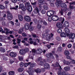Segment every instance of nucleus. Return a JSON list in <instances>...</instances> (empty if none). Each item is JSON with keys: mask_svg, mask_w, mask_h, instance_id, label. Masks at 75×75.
Returning <instances> with one entry per match:
<instances>
[{"mask_svg": "<svg viewBox=\"0 0 75 75\" xmlns=\"http://www.w3.org/2000/svg\"><path fill=\"white\" fill-rule=\"evenodd\" d=\"M53 36V35L52 33L50 34H46L45 36V34H43L42 35V38H45L48 41H50V38L52 37Z\"/></svg>", "mask_w": 75, "mask_h": 75, "instance_id": "1", "label": "nucleus"}, {"mask_svg": "<svg viewBox=\"0 0 75 75\" xmlns=\"http://www.w3.org/2000/svg\"><path fill=\"white\" fill-rule=\"evenodd\" d=\"M32 54H33V55H35L36 53L37 54H40L42 52V50L41 49H38L36 51L35 49H33L32 50Z\"/></svg>", "mask_w": 75, "mask_h": 75, "instance_id": "2", "label": "nucleus"}, {"mask_svg": "<svg viewBox=\"0 0 75 75\" xmlns=\"http://www.w3.org/2000/svg\"><path fill=\"white\" fill-rule=\"evenodd\" d=\"M7 39H10V37L6 36L0 35V42H4L5 40Z\"/></svg>", "mask_w": 75, "mask_h": 75, "instance_id": "3", "label": "nucleus"}, {"mask_svg": "<svg viewBox=\"0 0 75 75\" xmlns=\"http://www.w3.org/2000/svg\"><path fill=\"white\" fill-rule=\"evenodd\" d=\"M21 2H19V8H21L23 11H25V8L24 7V5L23 3H21Z\"/></svg>", "mask_w": 75, "mask_h": 75, "instance_id": "4", "label": "nucleus"}, {"mask_svg": "<svg viewBox=\"0 0 75 75\" xmlns=\"http://www.w3.org/2000/svg\"><path fill=\"white\" fill-rule=\"evenodd\" d=\"M25 20L27 22H30L31 21L30 18L28 16H25L24 17Z\"/></svg>", "mask_w": 75, "mask_h": 75, "instance_id": "5", "label": "nucleus"}, {"mask_svg": "<svg viewBox=\"0 0 75 75\" xmlns=\"http://www.w3.org/2000/svg\"><path fill=\"white\" fill-rule=\"evenodd\" d=\"M52 18V20L53 21H57L59 20L58 17L57 15L53 16Z\"/></svg>", "mask_w": 75, "mask_h": 75, "instance_id": "6", "label": "nucleus"}, {"mask_svg": "<svg viewBox=\"0 0 75 75\" xmlns=\"http://www.w3.org/2000/svg\"><path fill=\"white\" fill-rule=\"evenodd\" d=\"M17 54L14 52H11L9 54V55L12 57H15L17 56Z\"/></svg>", "mask_w": 75, "mask_h": 75, "instance_id": "7", "label": "nucleus"}, {"mask_svg": "<svg viewBox=\"0 0 75 75\" xmlns=\"http://www.w3.org/2000/svg\"><path fill=\"white\" fill-rule=\"evenodd\" d=\"M57 26L58 28L61 29H63V25L60 22H58L57 24Z\"/></svg>", "mask_w": 75, "mask_h": 75, "instance_id": "8", "label": "nucleus"}, {"mask_svg": "<svg viewBox=\"0 0 75 75\" xmlns=\"http://www.w3.org/2000/svg\"><path fill=\"white\" fill-rule=\"evenodd\" d=\"M38 2L39 5H41L45 4V0H39Z\"/></svg>", "mask_w": 75, "mask_h": 75, "instance_id": "9", "label": "nucleus"}, {"mask_svg": "<svg viewBox=\"0 0 75 75\" xmlns=\"http://www.w3.org/2000/svg\"><path fill=\"white\" fill-rule=\"evenodd\" d=\"M69 38L70 39L74 40L75 37V34L74 33H72L70 35H69Z\"/></svg>", "mask_w": 75, "mask_h": 75, "instance_id": "10", "label": "nucleus"}, {"mask_svg": "<svg viewBox=\"0 0 75 75\" xmlns=\"http://www.w3.org/2000/svg\"><path fill=\"white\" fill-rule=\"evenodd\" d=\"M30 25L28 23H27L25 24L24 25V28L26 30H27L29 28Z\"/></svg>", "mask_w": 75, "mask_h": 75, "instance_id": "11", "label": "nucleus"}, {"mask_svg": "<svg viewBox=\"0 0 75 75\" xmlns=\"http://www.w3.org/2000/svg\"><path fill=\"white\" fill-rule=\"evenodd\" d=\"M63 26L65 28H68L69 26V23L67 21L64 22Z\"/></svg>", "mask_w": 75, "mask_h": 75, "instance_id": "12", "label": "nucleus"}, {"mask_svg": "<svg viewBox=\"0 0 75 75\" xmlns=\"http://www.w3.org/2000/svg\"><path fill=\"white\" fill-rule=\"evenodd\" d=\"M46 56L47 57L51 58L54 59V57L52 56V54H46Z\"/></svg>", "mask_w": 75, "mask_h": 75, "instance_id": "13", "label": "nucleus"}, {"mask_svg": "<svg viewBox=\"0 0 75 75\" xmlns=\"http://www.w3.org/2000/svg\"><path fill=\"white\" fill-rule=\"evenodd\" d=\"M25 52L24 49H21L20 51H19V54L22 55H23L25 54Z\"/></svg>", "mask_w": 75, "mask_h": 75, "instance_id": "14", "label": "nucleus"}, {"mask_svg": "<svg viewBox=\"0 0 75 75\" xmlns=\"http://www.w3.org/2000/svg\"><path fill=\"white\" fill-rule=\"evenodd\" d=\"M27 9L29 12H31L33 11V8L31 6H30L27 8Z\"/></svg>", "mask_w": 75, "mask_h": 75, "instance_id": "15", "label": "nucleus"}, {"mask_svg": "<svg viewBox=\"0 0 75 75\" xmlns=\"http://www.w3.org/2000/svg\"><path fill=\"white\" fill-rule=\"evenodd\" d=\"M62 62L64 63V64L66 65V64H70L71 63L70 62H69L67 61H65L64 59H63L62 60Z\"/></svg>", "mask_w": 75, "mask_h": 75, "instance_id": "16", "label": "nucleus"}, {"mask_svg": "<svg viewBox=\"0 0 75 75\" xmlns=\"http://www.w3.org/2000/svg\"><path fill=\"white\" fill-rule=\"evenodd\" d=\"M37 12V13H38V15L39 16H40V13H39V11H38V8H35V9L34 10V13H35V12Z\"/></svg>", "mask_w": 75, "mask_h": 75, "instance_id": "17", "label": "nucleus"}, {"mask_svg": "<svg viewBox=\"0 0 75 75\" xmlns=\"http://www.w3.org/2000/svg\"><path fill=\"white\" fill-rule=\"evenodd\" d=\"M7 17L9 20H11L13 18V16L11 14L10 15H9V14H7Z\"/></svg>", "mask_w": 75, "mask_h": 75, "instance_id": "18", "label": "nucleus"}, {"mask_svg": "<svg viewBox=\"0 0 75 75\" xmlns=\"http://www.w3.org/2000/svg\"><path fill=\"white\" fill-rule=\"evenodd\" d=\"M60 7L63 8H66L67 7V5L64 3L60 4Z\"/></svg>", "mask_w": 75, "mask_h": 75, "instance_id": "19", "label": "nucleus"}, {"mask_svg": "<svg viewBox=\"0 0 75 75\" xmlns=\"http://www.w3.org/2000/svg\"><path fill=\"white\" fill-rule=\"evenodd\" d=\"M44 67H45V69H48V68H49L50 67L49 64L46 63H45V64L44 65Z\"/></svg>", "mask_w": 75, "mask_h": 75, "instance_id": "20", "label": "nucleus"}, {"mask_svg": "<svg viewBox=\"0 0 75 75\" xmlns=\"http://www.w3.org/2000/svg\"><path fill=\"white\" fill-rule=\"evenodd\" d=\"M61 37H65L67 36V34L64 33H62L60 35Z\"/></svg>", "mask_w": 75, "mask_h": 75, "instance_id": "21", "label": "nucleus"}, {"mask_svg": "<svg viewBox=\"0 0 75 75\" xmlns=\"http://www.w3.org/2000/svg\"><path fill=\"white\" fill-rule=\"evenodd\" d=\"M64 31L66 33L68 34L69 33L70 30L67 28H64Z\"/></svg>", "mask_w": 75, "mask_h": 75, "instance_id": "22", "label": "nucleus"}, {"mask_svg": "<svg viewBox=\"0 0 75 75\" xmlns=\"http://www.w3.org/2000/svg\"><path fill=\"white\" fill-rule=\"evenodd\" d=\"M60 0H56L57 2L56 3V5L58 7H59V1Z\"/></svg>", "mask_w": 75, "mask_h": 75, "instance_id": "23", "label": "nucleus"}, {"mask_svg": "<svg viewBox=\"0 0 75 75\" xmlns=\"http://www.w3.org/2000/svg\"><path fill=\"white\" fill-rule=\"evenodd\" d=\"M0 51L2 52H6V50L3 47H0Z\"/></svg>", "mask_w": 75, "mask_h": 75, "instance_id": "24", "label": "nucleus"}, {"mask_svg": "<svg viewBox=\"0 0 75 75\" xmlns=\"http://www.w3.org/2000/svg\"><path fill=\"white\" fill-rule=\"evenodd\" d=\"M64 69L66 71H69L70 70V68L69 67H66L64 68Z\"/></svg>", "mask_w": 75, "mask_h": 75, "instance_id": "25", "label": "nucleus"}, {"mask_svg": "<svg viewBox=\"0 0 75 75\" xmlns=\"http://www.w3.org/2000/svg\"><path fill=\"white\" fill-rule=\"evenodd\" d=\"M18 18H19V21H21L23 20V17L21 15H18Z\"/></svg>", "mask_w": 75, "mask_h": 75, "instance_id": "26", "label": "nucleus"}, {"mask_svg": "<svg viewBox=\"0 0 75 75\" xmlns=\"http://www.w3.org/2000/svg\"><path fill=\"white\" fill-rule=\"evenodd\" d=\"M43 8L45 10H47L48 9V7L46 4L45 5L43 6Z\"/></svg>", "mask_w": 75, "mask_h": 75, "instance_id": "27", "label": "nucleus"}, {"mask_svg": "<svg viewBox=\"0 0 75 75\" xmlns=\"http://www.w3.org/2000/svg\"><path fill=\"white\" fill-rule=\"evenodd\" d=\"M8 74L9 75H14L15 72L13 71H10L8 73Z\"/></svg>", "mask_w": 75, "mask_h": 75, "instance_id": "28", "label": "nucleus"}, {"mask_svg": "<svg viewBox=\"0 0 75 75\" xmlns=\"http://www.w3.org/2000/svg\"><path fill=\"white\" fill-rule=\"evenodd\" d=\"M5 7L4 6V5H0V10H3L5 9Z\"/></svg>", "mask_w": 75, "mask_h": 75, "instance_id": "29", "label": "nucleus"}, {"mask_svg": "<svg viewBox=\"0 0 75 75\" xmlns=\"http://www.w3.org/2000/svg\"><path fill=\"white\" fill-rule=\"evenodd\" d=\"M23 70H24V69L23 68H19L18 69V71L19 72H22L23 71Z\"/></svg>", "mask_w": 75, "mask_h": 75, "instance_id": "30", "label": "nucleus"}, {"mask_svg": "<svg viewBox=\"0 0 75 75\" xmlns=\"http://www.w3.org/2000/svg\"><path fill=\"white\" fill-rule=\"evenodd\" d=\"M64 54L66 55H69V52L68 50H66L64 51Z\"/></svg>", "mask_w": 75, "mask_h": 75, "instance_id": "31", "label": "nucleus"}, {"mask_svg": "<svg viewBox=\"0 0 75 75\" xmlns=\"http://www.w3.org/2000/svg\"><path fill=\"white\" fill-rule=\"evenodd\" d=\"M58 75H65L66 73L64 72H62V73L61 74V73H59V72H58Z\"/></svg>", "mask_w": 75, "mask_h": 75, "instance_id": "32", "label": "nucleus"}, {"mask_svg": "<svg viewBox=\"0 0 75 75\" xmlns=\"http://www.w3.org/2000/svg\"><path fill=\"white\" fill-rule=\"evenodd\" d=\"M35 71L37 73H40L41 72V71L40 69H35Z\"/></svg>", "mask_w": 75, "mask_h": 75, "instance_id": "33", "label": "nucleus"}, {"mask_svg": "<svg viewBox=\"0 0 75 75\" xmlns=\"http://www.w3.org/2000/svg\"><path fill=\"white\" fill-rule=\"evenodd\" d=\"M23 28H21V29L20 30H19V31H18V33H19V34H21L22 33V32L23 31Z\"/></svg>", "mask_w": 75, "mask_h": 75, "instance_id": "34", "label": "nucleus"}, {"mask_svg": "<svg viewBox=\"0 0 75 75\" xmlns=\"http://www.w3.org/2000/svg\"><path fill=\"white\" fill-rule=\"evenodd\" d=\"M62 29L61 28H59L57 30V33H62Z\"/></svg>", "mask_w": 75, "mask_h": 75, "instance_id": "35", "label": "nucleus"}, {"mask_svg": "<svg viewBox=\"0 0 75 75\" xmlns=\"http://www.w3.org/2000/svg\"><path fill=\"white\" fill-rule=\"evenodd\" d=\"M47 16H52V15H51V14L49 11H48L47 12Z\"/></svg>", "mask_w": 75, "mask_h": 75, "instance_id": "36", "label": "nucleus"}, {"mask_svg": "<svg viewBox=\"0 0 75 75\" xmlns=\"http://www.w3.org/2000/svg\"><path fill=\"white\" fill-rule=\"evenodd\" d=\"M35 63H33L32 64H31L30 65V68L33 67L35 66Z\"/></svg>", "mask_w": 75, "mask_h": 75, "instance_id": "37", "label": "nucleus"}, {"mask_svg": "<svg viewBox=\"0 0 75 75\" xmlns=\"http://www.w3.org/2000/svg\"><path fill=\"white\" fill-rule=\"evenodd\" d=\"M24 63L23 62H21L19 63V65L21 67H23L24 66Z\"/></svg>", "mask_w": 75, "mask_h": 75, "instance_id": "38", "label": "nucleus"}, {"mask_svg": "<svg viewBox=\"0 0 75 75\" xmlns=\"http://www.w3.org/2000/svg\"><path fill=\"white\" fill-rule=\"evenodd\" d=\"M55 67H58L59 66L60 68H61V67L59 65V63L58 62H57L56 63L55 65L54 66Z\"/></svg>", "mask_w": 75, "mask_h": 75, "instance_id": "39", "label": "nucleus"}, {"mask_svg": "<svg viewBox=\"0 0 75 75\" xmlns=\"http://www.w3.org/2000/svg\"><path fill=\"white\" fill-rule=\"evenodd\" d=\"M10 9L11 10H17V8H15V7H11V6H10Z\"/></svg>", "mask_w": 75, "mask_h": 75, "instance_id": "40", "label": "nucleus"}, {"mask_svg": "<svg viewBox=\"0 0 75 75\" xmlns=\"http://www.w3.org/2000/svg\"><path fill=\"white\" fill-rule=\"evenodd\" d=\"M31 4L33 5V7L35 8L36 7V2H35L34 3H31Z\"/></svg>", "mask_w": 75, "mask_h": 75, "instance_id": "41", "label": "nucleus"}, {"mask_svg": "<svg viewBox=\"0 0 75 75\" xmlns=\"http://www.w3.org/2000/svg\"><path fill=\"white\" fill-rule=\"evenodd\" d=\"M52 20V17L50 16L48 18V21H51Z\"/></svg>", "mask_w": 75, "mask_h": 75, "instance_id": "42", "label": "nucleus"}, {"mask_svg": "<svg viewBox=\"0 0 75 75\" xmlns=\"http://www.w3.org/2000/svg\"><path fill=\"white\" fill-rule=\"evenodd\" d=\"M50 12L51 14V15L52 16V15H53L54 14V11H49Z\"/></svg>", "mask_w": 75, "mask_h": 75, "instance_id": "43", "label": "nucleus"}, {"mask_svg": "<svg viewBox=\"0 0 75 75\" xmlns=\"http://www.w3.org/2000/svg\"><path fill=\"white\" fill-rule=\"evenodd\" d=\"M24 51L25 52H28L29 50V49L27 48H25V49H24Z\"/></svg>", "mask_w": 75, "mask_h": 75, "instance_id": "44", "label": "nucleus"}, {"mask_svg": "<svg viewBox=\"0 0 75 75\" xmlns=\"http://www.w3.org/2000/svg\"><path fill=\"white\" fill-rule=\"evenodd\" d=\"M19 59L20 61H22L23 60V57L20 56L19 57Z\"/></svg>", "mask_w": 75, "mask_h": 75, "instance_id": "45", "label": "nucleus"}, {"mask_svg": "<svg viewBox=\"0 0 75 75\" xmlns=\"http://www.w3.org/2000/svg\"><path fill=\"white\" fill-rule=\"evenodd\" d=\"M30 64V62H29L28 63H25V64H24L25 67H27L28 65H29Z\"/></svg>", "mask_w": 75, "mask_h": 75, "instance_id": "46", "label": "nucleus"}, {"mask_svg": "<svg viewBox=\"0 0 75 75\" xmlns=\"http://www.w3.org/2000/svg\"><path fill=\"white\" fill-rule=\"evenodd\" d=\"M41 12L42 14H44L46 13V11L45 10L43 9L41 11Z\"/></svg>", "mask_w": 75, "mask_h": 75, "instance_id": "47", "label": "nucleus"}, {"mask_svg": "<svg viewBox=\"0 0 75 75\" xmlns=\"http://www.w3.org/2000/svg\"><path fill=\"white\" fill-rule=\"evenodd\" d=\"M56 40L58 41H60L61 40V39L60 37H58L56 38Z\"/></svg>", "mask_w": 75, "mask_h": 75, "instance_id": "48", "label": "nucleus"}, {"mask_svg": "<svg viewBox=\"0 0 75 75\" xmlns=\"http://www.w3.org/2000/svg\"><path fill=\"white\" fill-rule=\"evenodd\" d=\"M30 5V4L29 2H26L25 4V5L26 7H27V6H29Z\"/></svg>", "mask_w": 75, "mask_h": 75, "instance_id": "49", "label": "nucleus"}, {"mask_svg": "<svg viewBox=\"0 0 75 75\" xmlns=\"http://www.w3.org/2000/svg\"><path fill=\"white\" fill-rule=\"evenodd\" d=\"M15 25L16 26H20V22H18L17 23H15Z\"/></svg>", "mask_w": 75, "mask_h": 75, "instance_id": "50", "label": "nucleus"}, {"mask_svg": "<svg viewBox=\"0 0 75 75\" xmlns=\"http://www.w3.org/2000/svg\"><path fill=\"white\" fill-rule=\"evenodd\" d=\"M29 29L30 31H32L33 29V26H30V27H29Z\"/></svg>", "mask_w": 75, "mask_h": 75, "instance_id": "51", "label": "nucleus"}, {"mask_svg": "<svg viewBox=\"0 0 75 75\" xmlns=\"http://www.w3.org/2000/svg\"><path fill=\"white\" fill-rule=\"evenodd\" d=\"M37 27L38 28L40 29L41 27V25L40 24H38L37 25Z\"/></svg>", "mask_w": 75, "mask_h": 75, "instance_id": "52", "label": "nucleus"}, {"mask_svg": "<svg viewBox=\"0 0 75 75\" xmlns=\"http://www.w3.org/2000/svg\"><path fill=\"white\" fill-rule=\"evenodd\" d=\"M67 59H68L69 60H71V59H71V57L69 56H67Z\"/></svg>", "mask_w": 75, "mask_h": 75, "instance_id": "53", "label": "nucleus"}, {"mask_svg": "<svg viewBox=\"0 0 75 75\" xmlns=\"http://www.w3.org/2000/svg\"><path fill=\"white\" fill-rule=\"evenodd\" d=\"M44 64V63L42 62L41 61L40 62L39 64L40 65L43 66Z\"/></svg>", "mask_w": 75, "mask_h": 75, "instance_id": "54", "label": "nucleus"}, {"mask_svg": "<svg viewBox=\"0 0 75 75\" xmlns=\"http://www.w3.org/2000/svg\"><path fill=\"white\" fill-rule=\"evenodd\" d=\"M59 13L61 14V15H63V10H62L61 11H60L59 12Z\"/></svg>", "mask_w": 75, "mask_h": 75, "instance_id": "55", "label": "nucleus"}, {"mask_svg": "<svg viewBox=\"0 0 75 75\" xmlns=\"http://www.w3.org/2000/svg\"><path fill=\"white\" fill-rule=\"evenodd\" d=\"M43 25H47V23L45 21H43Z\"/></svg>", "mask_w": 75, "mask_h": 75, "instance_id": "56", "label": "nucleus"}, {"mask_svg": "<svg viewBox=\"0 0 75 75\" xmlns=\"http://www.w3.org/2000/svg\"><path fill=\"white\" fill-rule=\"evenodd\" d=\"M17 43L19 44L21 42V40L19 39H17Z\"/></svg>", "mask_w": 75, "mask_h": 75, "instance_id": "57", "label": "nucleus"}, {"mask_svg": "<svg viewBox=\"0 0 75 75\" xmlns=\"http://www.w3.org/2000/svg\"><path fill=\"white\" fill-rule=\"evenodd\" d=\"M11 2L15 3L16 2L17 0H11Z\"/></svg>", "mask_w": 75, "mask_h": 75, "instance_id": "58", "label": "nucleus"}, {"mask_svg": "<svg viewBox=\"0 0 75 75\" xmlns=\"http://www.w3.org/2000/svg\"><path fill=\"white\" fill-rule=\"evenodd\" d=\"M62 48L61 47H60L58 48V50L59 51H60L61 50H62Z\"/></svg>", "mask_w": 75, "mask_h": 75, "instance_id": "59", "label": "nucleus"}, {"mask_svg": "<svg viewBox=\"0 0 75 75\" xmlns=\"http://www.w3.org/2000/svg\"><path fill=\"white\" fill-rule=\"evenodd\" d=\"M28 73L30 75H33V74L30 71H28Z\"/></svg>", "mask_w": 75, "mask_h": 75, "instance_id": "60", "label": "nucleus"}, {"mask_svg": "<svg viewBox=\"0 0 75 75\" xmlns=\"http://www.w3.org/2000/svg\"><path fill=\"white\" fill-rule=\"evenodd\" d=\"M9 3V2H8V1H5V2H4V3L6 5H8V3Z\"/></svg>", "mask_w": 75, "mask_h": 75, "instance_id": "61", "label": "nucleus"}, {"mask_svg": "<svg viewBox=\"0 0 75 75\" xmlns=\"http://www.w3.org/2000/svg\"><path fill=\"white\" fill-rule=\"evenodd\" d=\"M27 35L25 33H22V36L23 37H25L27 36Z\"/></svg>", "mask_w": 75, "mask_h": 75, "instance_id": "62", "label": "nucleus"}, {"mask_svg": "<svg viewBox=\"0 0 75 75\" xmlns=\"http://www.w3.org/2000/svg\"><path fill=\"white\" fill-rule=\"evenodd\" d=\"M51 3H52V2H51ZM50 5L52 7H53L54 6V4L53 2H52V3H51L50 4Z\"/></svg>", "mask_w": 75, "mask_h": 75, "instance_id": "63", "label": "nucleus"}, {"mask_svg": "<svg viewBox=\"0 0 75 75\" xmlns=\"http://www.w3.org/2000/svg\"><path fill=\"white\" fill-rule=\"evenodd\" d=\"M71 44H69L67 45V47L69 48H70L71 47Z\"/></svg>", "mask_w": 75, "mask_h": 75, "instance_id": "64", "label": "nucleus"}]
</instances>
